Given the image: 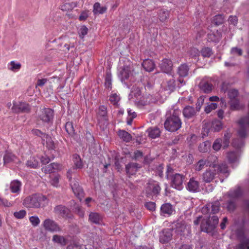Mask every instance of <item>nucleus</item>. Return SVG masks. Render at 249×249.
I'll use <instances>...</instances> for the list:
<instances>
[{
  "label": "nucleus",
  "mask_w": 249,
  "mask_h": 249,
  "mask_svg": "<svg viewBox=\"0 0 249 249\" xmlns=\"http://www.w3.org/2000/svg\"><path fill=\"white\" fill-rule=\"evenodd\" d=\"M197 112L194 107L190 106H186L182 110L183 116L187 119L194 117Z\"/></svg>",
  "instance_id": "13"
},
{
  "label": "nucleus",
  "mask_w": 249,
  "mask_h": 249,
  "mask_svg": "<svg viewBox=\"0 0 249 249\" xmlns=\"http://www.w3.org/2000/svg\"><path fill=\"white\" fill-rule=\"evenodd\" d=\"M169 17V12L167 10H160L159 12V18L160 21H165Z\"/></svg>",
  "instance_id": "40"
},
{
  "label": "nucleus",
  "mask_w": 249,
  "mask_h": 249,
  "mask_svg": "<svg viewBox=\"0 0 249 249\" xmlns=\"http://www.w3.org/2000/svg\"><path fill=\"white\" fill-rule=\"evenodd\" d=\"M54 212L63 217H70L69 214L70 210L65 206L63 205H58L54 207Z\"/></svg>",
  "instance_id": "15"
},
{
  "label": "nucleus",
  "mask_w": 249,
  "mask_h": 249,
  "mask_svg": "<svg viewBox=\"0 0 249 249\" xmlns=\"http://www.w3.org/2000/svg\"><path fill=\"white\" fill-rule=\"evenodd\" d=\"M89 220L93 223L100 224L102 222V217L98 213H91L89 214Z\"/></svg>",
  "instance_id": "29"
},
{
  "label": "nucleus",
  "mask_w": 249,
  "mask_h": 249,
  "mask_svg": "<svg viewBox=\"0 0 249 249\" xmlns=\"http://www.w3.org/2000/svg\"><path fill=\"white\" fill-rule=\"evenodd\" d=\"M160 210L161 213L164 215H165V214L170 215L174 211L172 206L169 203L163 204L160 208Z\"/></svg>",
  "instance_id": "27"
},
{
  "label": "nucleus",
  "mask_w": 249,
  "mask_h": 249,
  "mask_svg": "<svg viewBox=\"0 0 249 249\" xmlns=\"http://www.w3.org/2000/svg\"><path fill=\"white\" fill-rule=\"evenodd\" d=\"M105 85L106 88H111V74L109 71H107L106 73L105 77Z\"/></svg>",
  "instance_id": "43"
},
{
  "label": "nucleus",
  "mask_w": 249,
  "mask_h": 249,
  "mask_svg": "<svg viewBox=\"0 0 249 249\" xmlns=\"http://www.w3.org/2000/svg\"><path fill=\"white\" fill-rule=\"evenodd\" d=\"M222 128V123L218 120H214L211 124V129L214 131H219Z\"/></svg>",
  "instance_id": "36"
},
{
  "label": "nucleus",
  "mask_w": 249,
  "mask_h": 249,
  "mask_svg": "<svg viewBox=\"0 0 249 249\" xmlns=\"http://www.w3.org/2000/svg\"><path fill=\"white\" fill-rule=\"evenodd\" d=\"M145 206L147 209L153 211L155 209L156 204L153 202H148L145 204Z\"/></svg>",
  "instance_id": "63"
},
{
  "label": "nucleus",
  "mask_w": 249,
  "mask_h": 249,
  "mask_svg": "<svg viewBox=\"0 0 249 249\" xmlns=\"http://www.w3.org/2000/svg\"><path fill=\"white\" fill-rule=\"evenodd\" d=\"M75 172V169L74 168L69 169L67 173V178L69 179V181L71 182L74 179H72V175L74 174Z\"/></svg>",
  "instance_id": "61"
},
{
  "label": "nucleus",
  "mask_w": 249,
  "mask_h": 249,
  "mask_svg": "<svg viewBox=\"0 0 249 249\" xmlns=\"http://www.w3.org/2000/svg\"><path fill=\"white\" fill-rule=\"evenodd\" d=\"M147 131L149 136L152 139H155L160 136V131L158 127L149 128Z\"/></svg>",
  "instance_id": "31"
},
{
  "label": "nucleus",
  "mask_w": 249,
  "mask_h": 249,
  "mask_svg": "<svg viewBox=\"0 0 249 249\" xmlns=\"http://www.w3.org/2000/svg\"><path fill=\"white\" fill-rule=\"evenodd\" d=\"M242 50L237 47L232 48L231 50V53L233 54L240 56L242 55Z\"/></svg>",
  "instance_id": "62"
},
{
  "label": "nucleus",
  "mask_w": 249,
  "mask_h": 249,
  "mask_svg": "<svg viewBox=\"0 0 249 249\" xmlns=\"http://www.w3.org/2000/svg\"><path fill=\"white\" fill-rule=\"evenodd\" d=\"M175 232L180 235H184L189 232L190 227L184 221H178L175 224Z\"/></svg>",
  "instance_id": "9"
},
{
  "label": "nucleus",
  "mask_w": 249,
  "mask_h": 249,
  "mask_svg": "<svg viewBox=\"0 0 249 249\" xmlns=\"http://www.w3.org/2000/svg\"><path fill=\"white\" fill-rule=\"evenodd\" d=\"M217 107V105L216 103H211L206 107L205 108V111L207 113H210L213 110L215 109Z\"/></svg>",
  "instance_id": "56"
},
{
  "label": "nucleus",
  "mask_w": 249,
  "mask_h": 249,
  "mask_svg": "<svg viewBox=\"0 0 249 249\" xmlns=\"http://www.w3.org/2000/svg\"><path fill=\"white\" fill-rule=\"evenodd\" d=\"M187 189L191 192H197L199 189V182L193 178H190L187 184Z\"/></svg>",
  "instance_id": "22"
},
{
  "label": "nucleus",
  "mask_w": 249,
  "mask_h": 249,
  "mask_svg": "<svg viewBox=\"0 0 249 249\" xmlns=\"http://www.w3.org/2000/svg\"><path fill=\"white\" fill-rule=\"evenodd\" d=\"M60 177V176L59 175H56L53 176L50 180L51 184L54 187H57Z\"/></svg>",
  "instance_id": "53"
},
{
  "label": "nucleus",
  "mask_w": 249,
  "mask_h": 249,
  "mask_svg": "<svg viewBox=\"0 0 249 249\" xmlns=\"http://www.w3.org/2000/svg\"><path fill=\"white\" fill-rule=\"evenodd\" d=\"M32 132L34 135L41 138L42 140L46 135V133H44L40 130L37 129H33Z\"/></svg>",
  "instance_id": "60"
},
{
  "label": "nucleus",
  "mask_w": 249,
  "mask_h": 249,
  "mask_svg": "<svg viewBox=\"0 0 249 249\" xmlns=\"http://www.w3.org/2000/svg\"><path fill=\"white\" fill-rule=\"evenodd\" d=\"M107 10L106 7H101L99 2H96L93 6V12L94 14H103Z\"/></svg>",
  "instance_id": "35"
},
{
  "label": "nucleus",
  "mask_w": 249,
  "mask_h": 249,
  "mask_svg": "<svg viewBox=\"0 0 249 249\" xmlns=\"http://www.w3.org/2000/svg\"><path fill=\"white\" fill-rule=\"evenodd\" d=\"M224 18L222 15H218L214 17L213 19V22L216 25H219L223 23Z\"/></svg>",
  "instance_id": "49"
},
{
  "label": "nucleus",
  "mask_w": 249,
  "mask_h": 249,
  "mask_svg": "<svg viewBox=\"0 0 249 249\" xmlns=\"http://www.w3.org/2000/svg\"><path fill=\"white\" fill-rule=\"evenodd\" d=\"M53 241L54 242L60 244L62 246H65L67 243V240L63 236L54 235L53 237Z\"/></svg>",
  "instance_id": "33"
},
{
  "label": "nucleus",
  "mask_w": 249,
  "mask_h": 249,
  "mask_svg": "<svg viewBox=\"0 0 249 249\" xmlns=\"http://www.w3.org/2000/svg\"><path fill=\"white\" fill-rule=\"evenodd\" d=\"M167 83L166 90H169L171 92L173 91L176 87L175 80L174 77L172 76L171 78L169 79Z\"/></svg>",
  "instance_id": "39"
},
{
  "label": "nucleus",
  "mask_w": 249,
  "mask_h": 249,
  "mask_svg": "<svg viewBox=\"0 0 249 249\" xmlns=\"http://www.w3.org/2000/svg\"><path fill=\"white\" fill-rule=\"evenodd\" d=\"M132 68L130 66H124L120 72V77L123 82L127 79L131 75Z\"/></svg>",
  "instance_id": "16"
},
{
  "label": "nucleus",
  "mask_w": 249,
  "mask_h": 249,
  "mask_svg": "<svg viewBox=\"0 0 249 249\" xmlns=\"http://www.w3.org/2000/svg\"><path fill=\"white\" fill-rule=\"evenodd\" d=\"M42 141L44 142H46V145L50 149H53L54 147V144L53 142V141L51 137L49 136L48 135L46 134L43 138Z\"/></svg>",
  "instance_id": "38"
},
{
  "label": "nucleus",
  "mask_w": 249,
  "mask_h": 249,
  "mask_svg": "<svg viewBox=\"0 0 249 249\" xmlns=\"http://www.w3.org/2000/svg\"><path fill=\"white\" fill-rule=\"evenodd\" d=\"M221 37V33L218 30L215 33H210L208 35V40L211 42H218Z\"/></svg>",
  "instance_id": "25"
},
{
  "label": "nucleus",
  "mask_w": 249,
  "mask_h": 249,
  "mask_svg": "<svg viewBox=\"0 0 249 249\" xmlns=\"http://www.w3.org/2000/svg\"><path fill=\"white\" fill-rule=\"evenodd\" d=\"M199 86L200 89L205 93H209L211 92L213 89L212 84L207 81H202L199 83Z\"/></svg>",
  "instance_id": "24"
},
{
  "label": "nucleus",
  "mask_w": 249,
  "mask_h": 249,
  "mask_svg": "<svg viewBox=\"0 0 249 249\" xmlns=\"http://www.w3.org/2000/svg\"><path fill=\"white\" fill-rule=\"evenodd\" d=\"M65 129L69 135L72 137L75 136L74 129L71 122H68L66 124Z\"/></svg>",
  "instance_id": "37"
},
{
  "label": "nucleus",
  "mask_w": 249,
  "mask_h": 249,
  "mask_svg": "<svg viewBox=\"0 0 249 249\" xmlns=\"http://www.w3.org/2000/svg\"><path fill=\"white\" fill-rule=\"evenodd\" d=\"M185 179L184 176L179 174H176L172 178L171 186L176 189L180 190L182 188V183Z\"/></svg>",
  "instance_id": "10"
},
{
  "label": "nucleus",
  "mask_w": 249,
  "mask_h": 249,
  "mask_svg": "<svg viewBox=\"0 0 249 249\" xmlns=\"http://www.w3.org/2000/svg\"><path fill=\"white\" fill-rule=\"evenodd\" d=\"M221 143H222V139H216L215 140V141L214 142L213 145V149L215 151H216L220 150V148L222 146V144H221Z\"/></svg>",
  "instance_id": "51"
},
{
  "label": "nucleus",
  "mask_w": 249,
  "mask_h": 249,
  "mask_svg": "<svg viewBox=\"0 0 249 249\" xmlns=\"http://www.w3.org/2000/svg\"><path fill=\"white\" fill-rule=\"evenodd\" d=\"M218 218L216 215L210 216L208 219L201 223V231L209 233L213 231L218 223Z\"/></svg>",
  "instance_id": "3"
},
{
  "label": "nucleus",
  "mask_w": 249,
  "mask_h": 249,
  "mask_svg": "<svg viewBox=\"0 0 249 249\" xmlns=\"http://www.w3.org/2000/svg\"><path fill=\"white\" fill-rule=\"evenodd\" d=\"M140 167L139 164L137 163H129L125 166L126 173L129 175L135 174L137 171L138 168H140Z\"/></svg>",
  "instance_id": "20"
},
{
  "label": "nucleus",
  "mask_w": 249,
  "mask_h": 249,
  "mask_svg": "<svg viewBox=\"0 0 249 249\" xmlns=\"http://www.w3.org/2000/svg\"><path fill=\"white\" fill-rule=\"evenodd\" d=\"M213 168L216 169V174L222 173L227 174L226 177L229 175L228 167L225 163H222L219 164H213Z\"/></svg>",
  "instance_id": "18"
},
{
  "label": "nucleus",
  "mask_w": 249,
  "mask_h": 249,
  "mask_svg": "<svg viewBox=\"0 0 249 249\" xmlns=\"http://www.w3.org/2000/svg\"><path fill=\"white\" fill-rule=\"evenodd\" d=\"M239 156V152L237 151H230L227 153V158L230 163L237 161Z\"/></svg>",
  "instance_id": "26"
},
{
  "label": "nucleus",
  "mask_w": 249,
  "mask_h": 249,
  "mask_svg": "<svg viewBox=\"0 0 249 249\" xmlns=\"http://www.w3.org/2000/svg\"><path fill=\"white\" fill-rule=\"evenodd\" d=\"M29 220L34 227L37 226L40 223V220L37 216H32L30 217Z\"/></svg>",
  "instance_id": "57"
},
{
  "label": "nucleus",
  "mask_w": 249,
  "mask_h": 249,
  "mask_svg": "<svg viewBox=\"0 0 249 249\" xmlns=\"http://www.w3.org/2000/svg\"><path fill=\"white\" fill-rule=\"evenodd\" d=\"M236 203L234 199H230L227 201V209L230 212H233L236 208Z\"/></svg>",
  "instance_id": "41"
},
{
  "label": "nucleus",
  "mask_w": 249,
  "mask_h": 249,
  "mask_svg": "<svg viewBox=\"0 0 249 249\" xmlns=\"http://www.w3.org/2000/svg\"><path fill=\"white\" fill-rule=\"evenodd\" d=\"M26 164L28 167L36 168L38 166V162L35 158L32 157L30 158V159L27 161Z\"/></svg>",
  "instance_id": "42"
},
{
  "label": "nucleus",
  "mask_w": 249,
  "mask_h": 249,
  "mask_svg": "<svg viewBox=\"0 0 249 249\" xmlns=\"http://www.w3.org/2000/svg\"><path fill=\"white\" fill-rule=\"evenodd\" d=\"M220 203L218 201H215L210 204L211 214H215L219 211Z\"/></svg>",
  "instance_id": "34"
},
{
  "label": "nucleus",
  "mask_w": 249,
  "mask_h": 249,
  "mask_svg": "<svg viewBox=\"0 0 249 249\" xmlns=\"http://www.w3.org/2000/svg\"><path fill=\"white\" fill-rule=\"evenodd\" d=\"M88 31V29L86 26H82L78 31L80 37L81 38H84L85 36L87 34Z\"/></svg>",
  "instance_id": "52"
},
{
  "label": "nucleus",
  "mask_w": 249,
  "mask_h": 249,
  "mask_svg": "<svg viewBox=\"0 0 249 249\" xmlns=\"http://www.w3.org/2000/svg\"><path fill=\"white\" fill-rule=\"evenodd\" d=\"M180 113V111L179 109H174L170 116L167 117L164 124L166 130L175 132L181 127L182 122L179 117Z\"/></svg>",
  "instance_id": "1"
},
{
  "label": "nucleus",
  "mask_w": 249,
  "mask_h": 249,
  "mask_svg": "<svg viewBox=\"0 0 249 249\" xmlns=\"http://www.w3.org/2000/svg\"><path fill=\"white\" fill-rule=\"evenodd\" d=\"M243 195V191L239 186L237 187L233 190H231L228 194L230 199H236L241 197Z\"/></svg>",
  "instance_id": "17"
},
{
  "label": "nucleus",
  "mask_w": 249,
  "mask_h": 249,
  "mask_svg": "<svg viewBox=\"0 0 249 249\" xmlns=\"http://www.w3.org/2000/svg\"><path fill=\"white\" fill-rule=\"evenodd\" d=\"M31 110L30 105L26 102H19L17 105V113H29Z\"/></svg>",
  "instance_id": "21"
},
{
  "label": "nucleus",
  "mask_w": 249,
  "mask_h": 249,
  "mask_svg": "<svg viewBox=\"0 0 249 249\" xmlns=\"http://www.w3.org/2000/svg\"><path fill=\"white\" fill-rule=\"evenodd\" d=\"M71 189L74 195L81 200L84 196V192L83 188L79 185L78 182L74 179L70 183Z\"/></svg>",
  "instance_id": "8"
},
{
  "label": "nucleus",
  "mask_w": 249,
  "mask_h": 249,
  "mask_svg": "<svg viewBox=\"0 0 249 249\" xmlns=\"http://www.w3.org/2000/svg\"><path fill=\"white\" fill-rule=\"evenodd\" d=\"M15 158L14 155L11 153L7 152L3 157L4 164H6L13 160Z\"/></svg>",
  "instance_id": "46"
},
{
  "label": "nucleus",
  "mask_w": 249,
  "mask_h": 249,
  "mask_svg": "<svg viewBox=\"0 0 249 249\" xmlns=\"http://www.w3.org/2000/svg\"><path fill=\"white\" fill-rule=\"evenodd\" d=\"M98 115L100 117L106 118L107 114V108L104 106H100L98 111Z\"/></svg>",
  "instance_id": "47"
},
{
  "label": "nucleus",
  "mask_w": 249,
  "mask_h": 249,
  "mask_svg": "<svg viewBox=\"0 0 249 249\" xmlns=\"http://www.w3.org/2000/svg\"><path fill=\"white\" fill-rule=\"evenodd\" d=\"M160 66L163 72L168 73L172 69L173 64L170 60L166 58L162 60Z\"/></svg>",
  "instance_id": "14"
},
{
  "label": "nucleus",
  "mask_w": 249,
  "mask_h": 249,
  "mask_svg": "<svg viewBox=\"0 0 249 249\" xmlns=\"http://www.w3.org/2000/svg\"><path fill=\"white\" fill-rule=\"evenodd\" d=\"M118 135L121 139L125 142H129L132 140L131 134L125 130H119Z\"/></svg>",
  "instance_id": "30"
},
{
  "label": "nucleus",
  "mask_w": 249,
  "mask_h": 249,
  "mask_svg": "<svg viewBox=\"0 0 249 249\" xmlns=\"http://www.w3.org/2000/svg\"><path fill=\"white\" fill-rule=\"evenodd\" d=\"M160 188L159 183L156 181H150L147 184L145 188V192L149 197L160 193Z\"/></svg>",
  "instance_id": "5"
},
{
  "label": "nucleus",
  "mask_w": 249,
  "mask_h": 249,
  "mask_svg": "<svg viewBox=\"0 0 249 249\" xmlns=\"http://www.w3.org/2000/svg\"><path fill=\"white\" fill-rule=\"evenodd\" d=\"M53 117V111L50 108H44L39 115V118L44 122L48 123Z\"/></svg>",
  "instance_id": "12"
},
{
  "label": "nucleus",
  "mask_w": 249,
  "mask_h": 249,
  "mask_svg": "<svg viewBox=\"0 0 249 249\" xmlns=\"http://www.w3.org/2000/svg\"><path fill=\"white\" fill-rule=\"evenodd\" d=\"M73 162L75 167L77 168H82L83 165L81 161V160L79 155L75 154L73 155Z\"/></svg>",
  "instance_id": "44"
},
{
  "label": "nucleus",
  "mask_w": 249,
  "mask_h": 249,
  "mask_svg": "<svg viewBox=\"0 0 249 249\" xmlns=\"http://www.w3.org/2000/svg\"><path fill=\"white\" fill-rule=\"evenodd\" d=\"M42 170L45 174L53 173L52 163L42 167Z\"/></svg>",
  "instance_id": "59"
},
{
  "label": "nucleus",
  "mask_w": 249,
  "mask_h": 249,
  "mask_svg": "<svg viewBox=\"0 0 249 249\" xmlns=\"http://www.w3.org/2000/svg\"><path fill=\"white\" fill-rule=\"evenodd\" d=\"M189 54L191 57L197 60L199 55V52L196 48H192L190 50Z\"/></svg>",
  "instance_id": "48"
},
{
  "label": "nucleus",
  "mask_w": 249,
  "mask_h": 249,
  "mask_svg": "<svg viewBox=\"0 0 249 249\" xmlns=\"http://www.w3.org/2000/svg\"><path fill=\"white\" fill-rule=\"evenodd\" d=\"M189 67L185 64L181 65L178 70V73L180 77H186L188 74Z\"/></svg>",
  "instance_id": "28"
},
{
  "label": "nucleus",
  "mask_w": 249,
  "mask_h": 249,
  "mask_svg": "<svg viewBox=\"0 0 249 249\" xmlns=\"http://www.w3.org/2000/svg\"><path fill=\"white\" fill-rule=\"evenodd\" d=\"M216 175V170L215 169H208L202 175V180L205 183H210L215 178Z\"/></svg>",
  "instance_id": "11"
},
{
  "label": "nucleus",
  "mask_w": 249,
  "mask_h": 249,
  "mask_svg": "<svg viewBox=\"0 0 249 249\" xmlns=\"http://www.w3.org/2000/svg\"><path fill=\"white\" fill-rule=\"evenodd\" d=\"M47 201V197L42 195H33L26 197L23 202V205L27 208H38L40 207L42 201Z\"/></svg>",
  "instance_id": "2"
},
{
  "label": "nucleus",
  "mask_w": 249,
  "mask_h": 249,
  "mask_svg": "<svg viewBox=\"0 0 249 249\" xmlns=\"http://www.w3.org/2000/svg\"><path fill=\"white\" fill-rule=\"evenodd\" d=\"M238 94V91L236 89H231L228 91V96L231 99H234L237 96Z\"/></svg>",
  "instance_id": "58"
},
{
  "label": "nucleus",
  "mask_w": 249,
  "mask_h": 249,
  "mask_svg": "<svg viewBox=\"0 0 249 249\" xmlns=\"http://www.w3.org/2000/svg\"><path fill=\"white\" fill-rule=\"evenodd\" d=\"M232 136V132L231 131L228 129H227L224 134L223 139L222 140V147L223 149H226L228 147L230 143V140Z\"/></svg>",
  "instance_id": "19"
},
{
  "label": "nucleus",
  "mask_w": 249,
  "mask_h": 249,
  "mask_svg": "<svg viewBox=\"0 0 249 249\" xmlns=\"http://www.w3.org/2000/svg\"><path fill=\"white\" fill-rule=\"evenodd\" d=\"M210 146L209 142L206 141L202 143H200L199 145V150L201 152H205L207 151L208 148Z\"/></svg>",
  "instance_id": "50"
},
{
  "label": "nucleus",
  "mask_w": 249,
  "mask_h": 249,
  "mask_svg": "<svg viewBox=\"0 0 249 249\" xmlns=\"http://www.w3.org/2000/svg\"><path fill=\"white\" fill-rule=\"evenodd\" d=\"M201 53L204 57H209L213 54L212 50L209 47H205L201 50Z\"/></svg>",
  "instance_id": "45"
},
{
  "label": "nucleus",
  "mask_w": 249,
  "mask_h": 249,
  "mask_svg": "<svg viewBox=\"0 0 249 249\" xmlns=\"http://www.w3.org/2000/svg\"><path fill=\"white\" fill-rule=\"evenodd\" d=\"M210 166L209 162L207 160L202 159L199 160L195 165V169L196 171H200L202 170L205 166Z\"/></svg>",
  "instance_id": "32"
},
{
  "label": "nucleus",
  "mask_w": 249,
  "mask_h": 249,
  "mask_svg": "<svg viewBox=\"0 0 249 249\" xmlns=\"http://www.w3.org/2000/svg\"><path fill=\"white\" fill-rule=\"evenodd\" d=\"M43 226L46 231L51 232L61 231L59 226L54 221L49 218L46 219L43 221Z\"/></svg>",
  "instance_id": "6"
},
{
  "label": "nucleus",
  "mask_w": 249,
  "mask_h": 249,
  "mask_svg": "<svg viewBox=\"0 0 249 249\" xmlns=\"http://www.w3.org/2000/svg\"><path fill=\"white\" fill-rule=\"evenodd\" d=\"M142 66L144 69L148 72L152 71L155 67L154 62L151 59H146L143 61Z\"/></svg>",
  "instance_id": "23"
},
{
  "label": "nucleus",
  "mask_w": 249,
  "mask_h": 249,
  "mask_svg": "<svg viewBox=\"0 0 249 249\" xmlns=\"http://www.w3.org/2000/svg\"><path fill=\"white\" fill-rule=\"evenodd\" d=\"M236 234L240 243L235 249H249V237L246 236L244 231L242 229L237 230Z\"/></svg>",
  "instance_id": "4"
},
{
  "label": "nucleus",
  "mask_w": 249,
  "mask_h": 249,
  "mask_svg": "<svg viewBox=\"0 0 249 249\" xmlns=\"http://www.w3.org/2000/svg\"><path fill=\"white\" fill-rule=\"evenodd\" d=\"M204 98L203 96H200L198 98L197 101L196 103V107L195 108L198 112L199 111L202 105L204 103Z\"/></svg>",
  "instance_id": "54"
},
{
  "label": "nucleus",
  "mask_w": 249,
  "mask_h": 249,
  "mask_svg": "<svg viewBox=\"0 0 249 249\" xmlns=\"http://www.w3.org/2000/svg\"><path fill=\"white\" fill-rule=\"evenodd\" d=\"M201 212L204 214H206L209 213L211 214L210 204H207L204 206L201 209Z\"/></svg>",
  "instance_id": "64"
},
{
  "label": "nucleus",
  "mask_w": 249,
  "mask_h": 249,
  "mask_svg": "<svg viewBox=\"0 0 249 249\" xmlns=\"http://www.w3.org/2000/svg\"><path fill=\"white\" fill-rule=\"evenodd\" d=\"M172 237L173 230L171 229H165L160 233L159 241L162 244H166L171 241Z\"/></svg>",
  "instance_id": "7"
},
{
  "label": "nucleus",
  "mask_w": 249,
  "mask_h": 249,
  "mask_svg": "<svg viewBox=\"0 0 249 249\" xmlns=\"http://www.w3.org/2000/svg\"><path fill=\"white\" fill-rule=\"evenodd\" d=\"M109 100L112 104L116 105L120 100V97L116 93H114L110 95Z\"/></svg>",
  "instance_id": "55"
}]
</instances>
